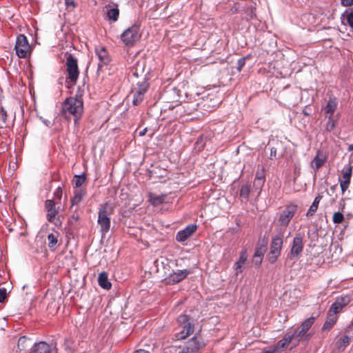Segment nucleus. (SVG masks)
<instances>
[{
  "label": "nucleus",
  "mask_w": 353,
  "mask_h": 353,
  "mask_svg": "<svg viewBox=\"0 0 353 353\" xmlns=\"http://www.w3.org/2000/svg\"><path fill=\"white\" fill-rule=\"evenodd\" d=\"M96 54L99 61L97 70V72L99 73L101 70H102L103 65H106L109 63L110 59L106 49L103 47L97 48Z\"/></svg>",
  "instance_id": "13"
},
{
  "label": "nucleus",
  "mask_w": 353,
  "mask_h": 353,
  "mask_svg": "<svg viewBox=\"0 0 353 353\" xmlns=\"http://www.w3.org/2000/svg\"><path fill=\"white\" fill-rule=\"evenodd\" d=\"M352 165L349 163L344 167L343 169V180H351L352 174Z\"/></svg>",
  "instance_id": "29"
},
{
  "label": "nucleus",
  "mask_w": 353,
  "mask_h": 353,
  "mask_svg": "<svg viewBox=\"0 0 353 353\" xmlns=\"http://www.w3.org/2000/svg\"><path fill=\"white\" fill-rule=\"evenodd\" d=\"M350 301L351 299L348 295L337 297L329 311L337 315V314L340 312L345 306L350 303Z\"/></svg>",
  "instance_id": "12"
},
{
  "label": "nucleus",
  "mask_w": 353,
  "mask_h": 353,
  "mask_svg": "<svg viewBox=\"0 0 353 353\" xmlns=\"http://www.w3.org/2000/svg\"><path fill=\"white\" fill-rule=\"evenodd\" d=\"M315 321V317H310L306 319L301 325V330L299 331L296 330V338L297 341H299L301 338L305 335L307 331L310 328V327L313 325Z\"/></svg>",
  "instance_id": "20"
},
{
  "label": "nucleus",
  "mask_w": 353,
  "mask_h": 353,
  "mask_svg": "<svg viewBox=\"0 0 353 353\" xmlns=\"http://www.w3.org/2000/svg\"><path fill=\"white\" fill-rule=\"evenodd\" d=\"M347 21L349 26L353 28V12H350L347 14Z\"/></svg>",
  "instance_id": "43"
},
{
  "label": "nucleus",
  "mask_w": 353,
  "mask_h": 353,
  "mask_svg": "<svg viewBox=\"0 0 353 353\" xmlns=\"http://www.w3.org/2000/svg\"><path fill=\"white\" fill-rule=\"evenodd\" d=\"M85 195V192L83 190H78L74 192V196L71 199L70 209L72 210L74 205H77L81 203Z\"/></svg>",
  "instance_id": "26"
},
{
  "label": "nucleus",
  "mask_w": 353,
  "mask_h": 353,
  "mask_svg": "<svg viewBox=\"0 0 353 353\" xmlns=\"http://www.w3.org/2000/svg\"><path fill=\"white\" fill-rule=\"evenodd\" d=\"M347 149H348V150H349V151H352V150H353V144H350V145H349V146H348V148H347Z\"/></svg>",
  "instance_id": "55"
},
{
  "label": "nucleus",
  "mask_w": 353,
  "mask_h": 353,
  "mask_svg": "<svg viewBox=\"0 0 353 353\" xmlns=\"http://www.w3.org/2000/svg\"><path fill=\"white\" fill-rule=\"evenodd\" d=\"M58 235L50 234L48 236V246L50 248H54L57 243Z\"/></svg>",
  "instance_id": "32"
},
{
  "label": "nucleus",
  "mask_w": 353,
  "mask_h": 353,
  "mask_svg": "<svg viewBox=\"0 0 353 353\" xmlns=\"http://www.w3.org/2000/svg\"><path fill=\"white\" fill-rule=\"evenodd\" d=\"M110 214L111 213L108 211V205L107 203L99 208L97 221L103 233H106L110 230Z\"/></svg>",
  "instance_id": "6"
},
{
  "label": "nucleus",
  "mask_w": 353,
  "mask_h": 353,
  "mask_svg": "<svg viewBox=\"0 0 353 353\" xmlns=\"http://www.w3.org/2000/svg\"><path fill=\"white\" fill-rule=\"evenodd\" d=\"M352 327H353V321L352 322Z\"/></svg>",
  "instance_id": "58"
},
{
  "label": "nucleus",
  "mask_w": 353,
  "mask_h": 353,
  "mask_svg": "<svg viewBox=\"0 0 353 353\" xmlns=\"http://www.w3.org/2000/svg\"><path fill=\"white\" fill-rule=\"evenodd\" d=\"M166 198V194H156L154 193L149 194V201L154 205L157 206L163 203Z\"/></svg>",
  "instance_id": "23"
},
{
  "label": "nucleus",
  "mask_w": 353,
  "mask_h": 353,
  "mask_svg": "<svg viewBox=\"0 0 353 353\" xmlns=\"http://www.w3.org/2000/svg\"><path fill=\"white\" fill-rule=\"evenodd\" d=\"M203 346H204L203 343L196 341V337H193L189 341L188 346L183 347L180 353H195Z\"/></svg>",
  "instance_id": "18"
},
{
  "label": "nucleus",
  "mask_w": 353,
  "mask_h": 353,
  "mask_svg": "<svg viewBox=\"0 0 353 353\" xmlns=\"http://www.w3.org/2000/svg\"><path fill=\"white\" fill-rule=\"evenodd\" d=\"M344 220V216L339 212H336L333 214L332 221L336 224L341 223Z\"/></svg>",
  "instance_id": "35"
},
{
  "label": "nucleus",
  "mask_w": 353,
  "mask_h": 353,
  "mask_svg": "<svg viewBox=\"0 0 353 353\" xmlns=\"http://www.w3.org/2000/svg\"><path fill=\"white\" fill-rule=\"evenodd\" d=\"M276 149L275 148H272L270 150V157H276Z\"/></svg>",
  "instance_id": "51"
},
{
  "label": "nucleus",
  "mask_w": 353,
  "mask_h": 353,
  "mask_svg": "<svg viewBox=\"0 0 353 353\" xmlns=\"http://www.w3.org/2000/svg\"><path fill=\"white\" fill-rule=\"evenodd\" d=\"M54 196L59 199H61V196H62V190L61 188H57L55 192H54Z\"/></svg>",
  "instance_id": "46"
},
{
  "label": "nucleus",
  "mask_w": 353,
  "mask_h": 353,
  "mask_svg": "<svg viewBox=\"0 0 353 353\" xmlns=\"http://www.w3.org/2000/svg\"><path fill=\"white\" fill-rule=\"evenodd\" d=\"M83 111V104L81 99L70 97L66 99L62 104V114L67 119L73 117L76 123L81 116Z\"/></svg>",
  "instance_id": "1"
},
{
  "label": "nucleus",
  "mask_w": 353,
  "mask_h": 353,
  "mask_svg": "<svg viewBox=\"0 0 353 353\" xmlns=\"http://www.w3.org/2000/svg\"><path fill=\"white\" fill-rule=\"evenodd\" d=\"M294 339H297L296 330H294L293 332L286 333L283 338L279 341L276 345L274 346V348L278 352L279 350L286 347Z\"/></svg>",
  "instance_id": "17"
},
{
  "label": "nucleus",
  "mask_w": 353,
  "mask_h": 353,
  "mask_svg": "<svg viewBox=\"0 0 353 353\" xmlns=\"http://www.w3.org/2000/svg\"><path fill=\"white\" fill-rule=\"evenodd\" d=\"M170 263L171 262L168 259L163 256L158 258L154 261V265L157 268V272L159 277L164 281L168 279V277L170 276V274L172 272Z\"/></svg>",
  "instance_id": "4"
},
{
  "label": "nucleus",
  "mask_w": 353,
  "mask_h": 353,
  "mask_svg": "<svg viewBox=\"0 0 353 353\" xmlns=\"http://www.w3.org/2000/svg\"><path fill=\"white\" fill-rule=\"evenodd\" d=\"M297 209L298 206L296 204L290 203L286 205L285 209L281 212L277 221L279 232H284Z\"/></svg>",
  "instance_id": "2"
},
{
  "label": "nucleus",
  "mask_w": 353,
  "mask_h": 353,
  "mask_svg": "<svg viewBox=\"0 0 353 353\" xmlns=\"http://www.w3.org/2000/svg\"><path fill=\"white\" fill-rule=\"evenodd\" d=\"M133 75L137 77H138L137 69H136V70L133 72Z\"/></svg>",
  "instance_id": "57"
},
{
  "label": "nucleus",
  "mask_w": 353,
  "mask_h": 353,
  "mask_svg": "<svg viewBox=\"0 0 353 353\" xmlns=\"http://www.w3.org/2000/svg\"><path fill=\"white\" fill-rule=\"evenodd\" d=\"M262 260V257H253V263L257 266H259L261 263Z\"/></svg>",
  "instance_id": "47"
},
{
  "label": "nucleus",
  "mask_w": 353,
  "mask_h": 353,
  "mask_svg": "<svg viewBox=\"0 0 353 353\" xmlns=\"http://www.w3.org/2000/svg\"><path fill=\"white\" fill-rule=\"evenodd\" d=\"M66 66L68 79L71 82L75 83L78 79L79 72L78 68L77 59H75L71 54L67 55Z\"/></svg>",
  "instance_id": "10"
},
{
  "label": "nucleus",
  "mask_w": 353,
  "mask_h": 353,
  "mask_svg": "<svg viewBox=\"0 0 353 353\" xmlns=\"http://www.w3.org/2000/svg\"><path fill=\"white\" fill-rule=\"evenodd\" d=\"M188 272L186 270H179L174 272L172 270V274L168 277V279L165 281L166 284L172 285L177 283L184 279L188 274Z\"/></svg>",
  "instance_id": "16"
},
{
  "label": "nucleus",
  "mask_w": 353,
  "mask_h": 353,
  "mask_svg": "<svg viewBox=\"0 0 353 353\" xmlns=\"http://www.w3.org/2000/svg\"><path fill=\"white\" fill-rule=\"evenodd\" d=\"M50 346L45 342H39L35 344L32 349V353H49Z\"/></svg>",
  "instance_id": "27"
},
{
  "label": "nucleus",
  "mask_w": 353,
  "mask_h": 353,
  "mask_svg": "<svg viewBox=\"0 0 353 353\" xmlns=\"http://www.w3.org/2000/svg\"><path fill=\"white\" fill-rule=\"evenodd\" d=\"M327 156L323 151H318L316 157L311 162V167L317 171L326 161Z\"/></svg>",
  "instance_id": "19"
},
{
  "label": "nucleus",
  "mask_w": 353,
  "mask_h": 353,
  "mask_svg": "<svg viewBox=\"0 0 353 353\" xmlns=\"http://www.w3.org/2000/svg\"><path fill=\"white\" fill-rule=\"evenodd\" d=\"M341 3L343 6H350L353 4V0H341Z\"/></svg>",
  "instance_id": "48"
},
{
  "label": "nucleus",
  "mask_w": 353,
  "mask_h": 353,
  "mask_svg": "<svg viewBox=\"0 0 353 353\" xmlns=\"http://www.w3.org/2000/svg\"><path fill=\"white\" fill-rule=\"evenodd\" d=\"M219 104V100H215L214 101H213L212 104V108H215L216 106H218Z\"/></svg>",
  "instance_id": "53"
},
{
  "label": "nucleus",
  "mask_w": 353,
  "mask_h": 353,
  "mask_svg": "<svg viewBox=\"0 0 353 353\" xmlns=\"http://www.w3.org/2000/svg\"><path fill=\"white\" fill-rule=\"evenodd\" d=\"M283 232H279V235L272 238L270 246V254L272 256L270 257V262L271 263H274L280 255L283 245Z\"/></svg>",
  "instance_id": "9"
},
{
  "label": "nucleus",
  "mask_w": 353,
  "mask_h": 353,
  "mask_svg": "<svg viewBox=\"0 0 353 353\" xmlns=\"http://www.w3.org/2000/svg\"><path fill=\"white\" fill-rule=\"evenodd\" d=\"M328 120L325 124V130L327 131H332L335 128L336 121L334 119L333 117H327Z\"/></svg>",
  "instance_id": "34"
},
{
  "label": "nucleus",
  "mask_w": 353,
  "mask_h": 353,
  "mask_svg": "<svg viewBox=\"0 0 353 353\" xmlns=\"http://www.w3.org/2000/svg\"><path fill=\"white\" fill-rule=\"evenodd\" d=\"M250 192V188L248 185H243L240 190V196L244 199H248Z\"/></svg>",
  "instance_id": "33"
},
{
  "label": "nucleus",
  "mask_w": 353,
  "mask_h": 353,
  "mask_svg": "<svg viewBox=\"0 0 353 353\" xmlns=\"http://www.w3.org/2000/svg\"><path fill=\"white\" fill-rule=\"evenodd\" d=\"M98 283L99 285L105 290H110L111 288V283L108 281L107 273L105 272L99 274L98 277Z\"/></svg>",
  "instance_id": "25"
},
{
  "label": "nucleus",
  "mask_w": 353,
  "mask_h": 353,
  "mask_svg": "<svg viewBox=\"0 0 353 353\" xmlns=\"http://www.w3.org/2000/svg\"><path fill=\"white\" fill-rule=\"evenodd\" d=\"M338 316L336 314L328 311L327 319L323 324V330H330L336 322Z\"/></svg>",
  "instance_id": "24"
},
{
  "label": "nucleus",
  "mask_w": 353,
  "mask_h": 353,
  "mask_svg": "<svg viewBox=\"0 0 353 353\" xmlns=\"http://www.w3.org/2000/svg\"><path fill=\"white\" fill-rule=\"evenodd\" d=\"M303 248V237L300 234H296L293 239L292 246L288 254V258L291 260L299 259L301 254Z\"/></svg>",
  "instance_id": "11"
},
{
  "label": "nucleus",
  "mask_w": 353,
  "mask_h": 353,
  "mask_svg": "<svg viewBox=\"0 0 353 353\" xmlns=\"http://www.w3.org/2000/svg\"><path fill=\"white\" fill-rule=\"evenodd\" d=\"M246 261H247L246 251L243 250L241 252L239 260L234 264V269H235L236 274L243 272V265L245 263Z\"/></svg>",
  "instance_id": "22"
},
{
  "label": "nucleus",
  "mask_w": 353,
  "mask_h": 353,
  "mask_svg": "<svg viewBox=\"0 0 353 353\" xmlns=\"http://www.w3.org/2000/svg\"><path fill=\"white\" fill-rule=\"evenodd\" d=\"M350 184V181L349 180L340 181V187L341 189L342 194H344V192L348 189Z\"/></svg>",
  "instance_id": "39"
},
{
  "label": "nucleus",
  "mask_w": 353,
  "mask_h": 353,
  "mask_svg": "<svg viewBox=\"0 0 353 353\" xmlns=\"http://www.w3.org/2000/svg\"><path fill=\"white\" fill-rule=\"evenodd\" d=\"M1 112H2V116H3V117H6V112L5 110H2V111H1Z\"/></svg>",
  "instance_id": "56"
},
{
  "label": "nucleus",
  "mask_w": 353,
  "mask_h": 353,
  "mask_svg": "<svg viewBox=\"0 0 353 353\" xmlns=\"http://www.w3.org/2000/svg\"><path fill=\"white\" fill-rule=\"evenodd\" d=\"M350 343V338L348 336H343L339 339L338 342L339 347H341L343 346V347L344 348L345 347L348 345Z\"/></svg>",
  "instance_id": "36"
},
{
  "label": "nucleus",
  "mask_w": 353,
  "mask_h": 353,
  "mask_svg": "<svg viewBox=\"0 0 353 353\" xmlns=\"http://www.w3.org/2000/svg\"><path fill=\"white\" fill-rule=\"evenodd\" d=\"M265 252V248L264 247H260V248H258L255 252H254V257H262L263 256V254Z\"/></svg>",
  "instance_id": "40"
},
{
  "label": "nucleus",
  "mask_w": 353,
  "mask_h": 353,
  "mask_svg": "<svg viewBox=\"0 0 353 353\" xmlns=\"http://www.w3.org/2000/svg\"><path fill=\"white\" fill-rule=\"evenodd\" d=\"M15 50L19 58H26L30 54V46L26 37L20 34L17 37Z\"/></svg>",
  "instance_id": "7"
},
{
  "label": "nucleus",
  "mask_w": 353,
  "mask_h": 353,
  "mask_svg": "<svg viewBox=\"0 0 353 353\" xmlns=\"http://www.w3.org/2000/svg\"><path fill=\"white\" fill-rule=\"evenodd\" d=\"M178 323L181 328L180 332L176 334V338L178 340L184 339L192 334L194 331L192 321L187 315L179 316Z\"/></svg>",
  "instance_id": "3"
},
{
  "label": "nucleus",
  "mask_w": 353,
  "mask_h": 353,
  "mask_svg": "<svg viewBox=\"0 0 353 353\" xmlns=\"http://www.w3.org/2000/svg\"><path fill=\"white\" fill-rule=\"evenodd\" d=\"M45 208L47 210V220L49 222H54L56 216L59 213V207L56 208L54 201L52 199H48L46 201Z\"/></svg>",
  "instance_id": "14"
},
{
  "label": "nucleus",
  "mask_w": 353,
  "mask_h": 353,
  "mask_svg": "<svg viewBox=\"0 0 353 353\" xmlns=\"http://www.w3.org/2000/svg\"><path fill=\"white\" fill-rule=\"evenodd\" d=\"M255 179H265V175L263 174V169L262 168L261 171L259 170L256 173Z\"/></svg>",
  "instance_id": "45"
},
{
  "label": "nucleus",
  "mask_w": 353,
  "mask_h": 353,
  "mask_svg": "<svg viewBox=\"0 0 353 353\" xmlns=\"http://www.w3.org/2000/svg\"><path fill=\"white\" fill-rule=\"evenodd\" d=\"M65 4L69 11H72L77 7V3L74 0H65Z\"/></svg>",
  "instance_id": "38"
},
{
  "label": "nucleus",
  "mask_w": 353,
  "mask_h": 353,
  "mask_svg": "<svg viewBox=\"0 0 353 353\" xmlns=\"http://www.w3.org/2000/svg\"><path fill=\"white\" fill-rule=\"evenodd\" d=\"M245 58H243V59H240L239 61H238V70L240 71L242 68L245 65Z\"/></svg>",
  "instance_id": "44"
},
{
  "label": "nucleus",
  "mask_w": 353,
  "mask_h": 353,
  "mask_svg": "<svg viewBox=\"0 0 353 353\" xmlns=\"http://www.w3.org/2000/svg\"><path fill=\"white\" fill-rule=\"evenodd\" d=\"M85 181V176L84 175H76L74 179L75 187L79 188Z\"/></svg>",
  "instance_id": "37"
},
{
  "label": "nucleus",
  "mask_w": 353,
  "mask_h": 353,
  "mask_svg": "<svg viewBox=\"0 0 353 353\" xmlns=\"http://www.w3.org/2000/svg\"><path fill=\"white\" fill-rule=\"evenodd\" d=\"M121 40L127 46H132L140 38L139 28L134 25L125 30L121 36Z\"/></svg>",
  "instance_id": "8"
},
{
  "label": "nucleus",
  "mask_w": 353,
  "mask_h": 353,
  "mask_svg": "<svg viewBox=\"0 0 353 353\" xmlns=\"http://www.w3.org/2000/svg\"><path fill=\"white\" fill-rule=\"evenodd\" d=\"M321 199H322V196H319H319H317L314 199V201H313V203H312V205H314L315 206L318 207L319 203V202H320V201H321Z\"/></svg>",
  "instance_id": "49"
},
{
  "label": "nucleus",
  "mask_w": 353,
  "mask_h": 353,
  "mask_svg": "<svg viewBox=\"0 0 353 353\" xmlns=\"http://www.w3.org/2000/svg\"><path fill=\"white\" fill-rule=\"evenodd\" d=\"M338 106V101L336 98H330L325 108L326 117H333L334 112Z\"/></svg>",
  "instance_id": "21"
},
{
  "label": "nucleus",
  "mask_w": 353,
  "mask_h": 353,
  "mask_svg": "<svg viewBox=\"0 0 353 353\" xmlns=\"http://www.w3.org/2000/svg\"><path fill=\"white\" fill-rule=\"evenodd\" d=\"M72 218L74 221H77L79 220V216H78L77 214L76 215V214H72Z\"/></svg>",
  "instance_id": "54"
},
{
  "label": "nucleus",
  "mask_w": 353,
  "mask_h": 353,
  "mask_svg": "<svg viewBox=\"0 0 353 353\" xmlns=\"http://www.w3.org/2000/svg\"><path fill=\"white\" fill-rule=\"evenodd\" d=\"M30 345V339L26 336H21L17 343V348L19 351L25 350Z\"/></svg>",
  "instance_id": "28"
},
{
  "label": "nucleus",
  "mask_w": 353,
  "mask_h": 353,
  "mask_svg": "<svg viewBox=\"0 0 353 353\" xmlns=\"http://www.w3.org/2000/svg\"><path fill=\"white\" fill-rule=\"evenodd\" d=\"M265 183V179H254L253 183V187L255 189V191L257 192L258 194H259L263 185Z\"/></svg>",
  "instance_id": "30"
},
{
  "label": "nucleus",
  "mask_w": 353,
  "mask_h": 353,
  "mask_svg": "<svg viewBox=\"0 0 353 353\" xmlns=\"http://www.w3.org/2000/svg\"><path fill=\"white\" fill-rule=\"evenodd\" d=\"M197 225H188L185 229L180 230L176 235V240L179 242L186 241L196 230Z\"/></svg>",
  "instance_id": "15"
},
{
  "label": "nucleus",
  "mask_w": 353,
  "mask_h": 353,
  "mask_svg": "<svg viewBox=\"0 0 353 353\" xmlns=\"http://www.w3.org/2000/svg\"><path fill=\"white\" fill-rule=\"evenodd\" d=\"M276 350L274 347H270L268 350H264L262 353H276Z\"/></svg>",
  "instance_id": "50"
},
{
  "label": "nucleus",
  "mask_w": 353,
  "mask_h": 353,
  "mask_svg": "<svg viewBox=\"0 0 353 353\" xmlns=\"http://www.w3.org/2000/svg\"><path fill=\"white\" fill-rule=\"evenodd\" d=\"M148 88V83L145 78L142 79L141 81H137L136 85H134L132 90V94H133L132 103L134 105H138L143 101Z\"/></svg>",
  "instance_id": "5"
},
{
  "label": "nucleus",
  "mask_w": 353,
  "mask_h": 353,
  "mask_svg": "<svg viewBox=\"0 0 353 353\" xmlns=\"http://www.w3.org/2000/svg\"><path fill=\"white\" fill-rule=\"evenodd\" d=\"M317 209H318V207L312 204L306 214V216H311L314 215V213L316 212Z\"/></svg>",
  "instance_id": "41"
},
{
  "label": "nucleus",
  "mask_w": 353,
  "mask_h": 353,
  "mask_svg": "<svg viewBox=\"0 0 353 353\" xmlns=\"http://www.w3.org/2000/svg\"><path fill=\"white\" fill-rule=\"evenodd\" d=\"M119 14V10L117 8H111L108 11V17L110 20L117 21Z\"/></svg>",
  "instance_id": "31"
},
{
  "label": "nucleus",
  "mask_w": 353,
  "mask_h": 353,
  "mask_svg": "<svg viewBox=\"0 0 353 353\" xmlns=\"http://www.w3.org/2000/svg\"><path fill=\"white\" fill-rule=\"evenodd\" d=\"M147 130H148L147 128H145L144 129H143V130H140V131L139 132V136H141V137L144 136V135L146 134Z\"/></svg>",
  "instance_id": "52"
},
{
  "label": "nucleus",
  "mask_w": 353,
  "mask_h": 353,
  "mask_svg": "<svg viewBox=\"0 0 353 353\" xmlns=\"http://www.w3.org/2000/svg\"><path fill=\"white\" fill-rule=\"evenodd\" d=\"M7 291L4 288H0V303L3 302L4 299L6 298Z\"/></svg>",
  "instance_id": "42"
}]
</instances>
